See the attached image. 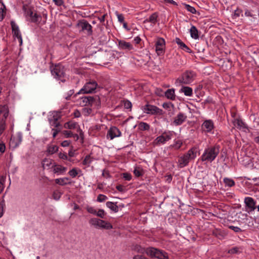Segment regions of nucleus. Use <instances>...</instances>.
<instances>
[{
	"mask_svg": "<svg viewBox=\"0 0 259 259\" xmlns=\"http://www.w3.org/2000/svg\"><path fill=\"white\" fill-rule=\"evenodd\" d=\"M196 156V151L195 149H190L187 153L179 157L178 159L179 166L180 168L184 167L187 165L189 161L194 159Z\"/></svg>",
	"mask_w": 259,
	"mask_h": 259,
	"instance_id": "nucleus-2",
	"label": "nucleus"
},
{
	"mask_svg": "<svg viewBox=\"0 0 259 259\" xmlns=\"http://www.w3.org/2000/svg\"><path fill=\"white\" fill-rule=\"evenodd\" d=\"M180 92L183 93L185 96H192L193 94L192 89L189 87H183Z\"/></svg>",
	"mask_w": 259,
	"mask_h": 259,
	"instance_id": "nucleus-30",
	"label": "nucleus"
},
{
	"mask_svg": "<svg viewBox=\"0 0 259 259\" xmlns=\"http://www.w3.org/2000/svg\"><path fill=\"white\" fill-rule=\"evenodd\" d=\"M118 46L121 50L130 51L133 49V47L130 42H126L124 40L118 41Z\"/></svg>",
	"mask_w": 259,
	"mask_h": 259,
	"instance_id": "nucleus-21",
	"label": "nucleus"
},
{
	"mask_svg": "<svg viewBox=\"0 0 259 259\" xmlns=\"http://www.w3.org/2000/svg\"><path fill=\"white\" fill-rule=\"evenodd\" d=\"M165 96L168 99L175 100L176 99L175 89H170L167 90L165 92Z\"/></svg>",
	"mask_w": 259,
	"mask_h": 259,
	"instance_id": "nucleus-27",
	"label": "nucleus"
},
{
	"mask_svg": "<svg viewBox=\"0 0 259 259\" xmlns=\"http://www.w3.org/2000/svg\"><path fill=\"white\" fill-rule=\"evenodd\" d=\"M201 127L203 131L207 133L210 132L214 128L213 122L211 120H206L203 122Z\"/></svg>",
	"mask_w": 259,
	"mask_h": 259,
	"instance_id": "nucleus-19",
	"label": "nucleus"
},
{
	"mask_svg": "<svg viewBox=\"0 0 259 259\" xmlns=\"http://www.w3.org/2000/svg\"><path fill=\"white\" fill-rule=\"evenodd\" d=\"M143 111L147 113L152 115H161L163 114V110L156 106L146 104L143 107Z\"/></svg>",
	"mask_w": 259,
	"mask_h": 259,
	"instance_id": "nucleus-9",
	"label": "nucleus"
},
{
	"mask_svg": "<svg viewBox=\"0 0 259 259\" xmlns=\"http://www.w3.org/2000/svg\"><path fill=\"white\" fill-rule=\"evenodd\" d=\"M6 150V146L4 143H0V152L4 153Z\"/></svg>",
	"mask_w": 259,
	"mask_h": 259,
	"instance_id": "nucleus-63",
	"label": "nucleus"
},
{
	"mask_svg": "<svg viewBox=\"0 0 259 259\" xmlns=\"http://www.w3.org/2000/svg\"><path fill=\"white\" fill-rule=\"evenodd\" d=\"M70 143H71V142L70 141L65 140V141H63L61 143V145L62 147H67L70 145Z\"/></svg>",
	"mask_w": 259,
	"mask_h": 259,
	"instance_id": "nucleus-62",
	"label": "nucleus"
},
{
	"mask_svg": "<svg viewBox=\"0 0 259 259\" xmlns=\"http://www.w3.org/2000/svg\"><path fill=\"white\" fill-rule=\"evenodd\" d=\"M22 9L24 12L26 17L29 16L30 17V21L31 22L36 24L40 23L42 19L41 16L36 13H33L31 8L28 5H23Z\"/></svg>",
	"mask_w": 259,
	"mask_h": 259,
	"instance_id": "nucleus-4",
	"label": "nucleus"
},
{
	"mask_svg": "<svg viewBox=\"0 0 259 259\" xmlns=\"http://www.w3.org/2000/svg\"><path fill=\"white\" fill-rule=\"evenodd\" d=\"M147 255L158 259H168L167 253L165 251L152 247H148Z\"/></svg>",
	"mask_w": 259,
	"mask_h": 259,
	"instance_id": "nucleus-6",
	"label": "nucleus"
},
{
	"mask_svg": "<svg viewBox=\"0 0 259 259\" xmlns=\"http://www.w3.org/2000/svg\"><path fill=\"white\" fill-rule=\"evenodd\" d=\"M224 183L226 186L231 187L235 185V182L233 180L228 178L224 179Z\"/></svg>",
	"mask_w": 259,
	"mask_h": 259,
	"instance_id": "nucleus-38",
	"label": "nucleus"
},
{
	"mask_svg": "<svg viewBox=\"0 0 259 259\" xmlns=\"http://www.w3.org/2000/svg\"><path fill=\"white\" fill-rule=\"evenodd\" d=\"M121 135V132L117 127L111 126L107 132V138L112 140L114 138L120 137Z\"/></svg>",
	"mask_w": 259,
	"mask_h": 259,
	"instance_id": "nucleus-14",
	"label": "nucleus"
},
{
	"mask_svg": "<svg viewBox=\"0 0 259 259\" xmlns=\"http://www.w3.org/2000/svg\"><path fill=\"white\" fill-rule=\"evenodd\" d=\"M191 36L194 39L199 38L198 31L195 26H192L190 29Z\"/></svg>",
	"mask_w": 259,
	"mask_h": 259,
	"instance_id": "nucleus-32",
	"label": "nucleus"
},
{
	"mask_svg": "<svg viewBox=\"0 0 259 259\" xmlns=\"http://www.w3.org/2000/svg\"><path fill=\"white\" fill-rule=\"evenodd\" d=\"M158 15L156 13H153L149 18L146 19L145 22H149L153 24H155L157 21Z\"/></svg>",
	"mask_w": 259,
	"mask_h": 259,
	"instance_id": "nucleus-34",
	"label": "nucleus"
},
{
	"mask_svg": "<svg viewBox=\"0 0 259 259\" xmlns=\"http://www.w3.org/2000/svg\"><path fill=\"white\" fill-rule=\"evenodd\" d=\"M241 247H234L231 249H230L228 251V253L230 254H238L241 252V251H240V249Z\"/></svg>",
	"mask_w": 259,
	"mask_h": 259,
	"instance_id": "nucleus-41",
	"label": "nucleus"
},
{
	"mask_svg": "<svg viewBox=\"0 0 259 259\" xmlns=\"http://www.w3.org/2000/svg\"><path fill=\"white\" fill-rule=\"evenodd\" d=\"M139 128L142 131H147L149 130L150 125L146 122H141L139 124Z\"/></svg>",
	"mask_w": 259,
	"mask_h": 259,
	"instance_id": "nucleus-40",
	"label": "nucleus"
},
{
	"mask_svg": "<svg viewBox=\"0 0 259 259\" xmlns=\"http://www.w3.org/2000/svg\"><path fill=\"white\" fill-rule=\"evenodd\" d=\"M22 135L21 133H18L16 137L11 138L10 140V145L14 148L17 147L22 142Z\"/></svg>",
	"mask_w": 259,
	"mask_h": 259,
	"instance_id": "nucleus-15",
	"label": "nucleus"
},
{
	"mask_svg": "<svg viewBox=\"0 0 259 259\" xmlns=\"http://www.w3.org/2000/svg\"><path fill=\"white\" fill-rule=\"evenodd\" d=\"M69 180V178L65 177L63 178L56 179L55 180V183L61 186H64L67 184H70L71 182H67V181Z\"/></svg>",
	"mask_w": 259,
	"mask_h": 259,
	"instance_id": "nucleus-31",
	"label": "nucleus"
},
{
	"mask_svg": "<svg viewBox=\"0 0 259 259\" xmlns=\"http://www.w3.org/2000/svg\"><path fill=\"white\" fill-rule=\"evenodd\" d=\"M57 6H61L64 4L63 0H53V1Z\"/></svg>",
	"mask_w": 259,
	"mask_h": 259,
	"instance_id": "nucleus-59",
	"label": "nucleus"
},
{
	"mask_svg": "<svg viewBox=\"0 0 259 259\" xmlns=\"http://www.w3.org/2000/svg\"><path fill=\"white\" fill-rule=\"evenodd\" d=\"M182 145V141H180V140H178V141L175 142V143L173 145L172 147L175 149H179L180 148V147H181Z\"/></svg>",
	"mask_w": 259,
	"mask_h": 259,
	"instance_id": "nucleus-48",
	"label": "nucleus"
},
{
	"mask_svg": "<svg viewBox=\"0 0 259 259\" xmlns=\"http://www.w3.org/2000/svg\"><path fill=\"white\" fill-rule=\"evenodd\" d=\"M58 148L56 145H50L48 147L47 152L50 154H53L58 151Z\"/></svg>",
	"mask_w": 259,
	"mask_h": 259,
	"instance_id": "nucleus-37",
	"label": "nucleus"
},
{
	"mask_svg": "<svg viewBox=\"0 0 259 259\" xmlns=\"http://www.w3.org/2000/svg\"><path fill=\"white\" fill-rule=\"evenodd\" d=\"M52 167L54 168L53 172L55 174H63L67 170V168L66 167H64L60 165H57L56 164H54V165L52 166Z\"/></svg>",
	"mask_w": 259,
	"mask_h": 259,
	"instance_id": "nucleus-24",
	"label": "nucleus"
},
{
	"mask_svg": "<svg viewBox=\"0 0 259 259\" xmlns=\"http://www.w3.org/2000/svg\"><path fill=\"white\" fill-rule=\"evenodd\" d=\"M187 116L183 113L180 112L175 118L174 123L176 125H181L186 121Z\"/></svg>",
	"mask_w": 259,
	"mask_h": 259,
	"instance_id": "nucleus-18",
	"label": "nucleus"
},
{
	"mask_svg": "<svg viewBox=\"0 0 259 259\" xmlns=\"http://www.w3.org/2000/svg\"><path fill=\"white\" fill-rule=\"evenodd\" d=\"M132 106V103L126 100L124 102V107L126 109H131Z\"/></svg>",
	"mask_w": 259,
	"mask_h": 259,
	"instance_id": "nucleus-53",
	"label": "nucleus"
},
{
	"mask_svg": "<svg viewBox=\"0 0 259 259\" xmlns=\"http://www.w3.org/2000/svg\"><path fill=\"white\" fill-rule=\"evenodd\" d=\"M98 84L95 81H91L87 82L83 87L76 94L74 97H76L77 95L80 94H90L93 93L97 88Z\"/></svg>",
	"mask_w": 259,
	"mask_h": 259,
	"instance_id": "nucleus-8",
	"label": "nucleus"
},
{
	"mask_svg": "<svg viewBox=\"0 0 259 259\" xmlns=\"http://www.w3.org/2000/svg\"><path fill=\"white\" fill-rule=\"evenodd\" d=\"M185 8L188 11L191 12L192 14H195L196 13V10L195 9L189 5L185 4Z\"/></svg>",
	"mask_w": 259,
	"mask_h": 259,
	"instance_id": "nucleus-45",
	"label": "nucleus"
},
{
	"mask_svg": "<svg viewBox=\"0 0 259 259\" xmlns=\"http://www.w3.org/2000/svg\"><path fill=\"white\" fill-rule=\"evenodd\" d=\"M242 11L240 9H237L234 13L233 18L234 19H236L238 17H239L240 15V14L242 13Z\"/></svg>",
	"mask_w": 259,
	"mask_h": 259,
	"instance_id": "nucleus-52",
	"label": "nucleus"
},
{
	"mask_svg": "<svg viewBox=\"0 0 259 259\" xmlns=\"http://www.w3.org/2000/svg\"><path fill=\"white\" fill-rule=\"evenodd\" d=\"M236 215L238 216V218L241 219L242 221L245 220H247V214L246 213H242V211H239L238 213H236Z\"/></svg>",
	"mask_w": 259,
	"mask_h": 259,
	"instance_id": "nucleus-44",
	"label": "nucleus"
},
{
	"mask_svg": "<svg viewBox=\"0 0 259 259\" xmlns=\"http://www.w3.org/2000/svg\"><path fill=\"white\" fill-rule=\"evenodd\" d=\"M116 189L120 192H124L126 191V187L122 185H118L116 186Z\"/></svg>",
	"mask_w": 259,
	"mask_h": 259,
	"instance_id": "nucleus-51",
	"label": "nucleus"
},
{
	"mask_svg": "<svg viewBox=\"0 0 259 259\" xmlns=\"http://www.w3.org/2000/svg\"><path fill=\"white\" fill-rule=\"evenodd\" d=\"M80 104L82 106H89V99L87 96H84L80 98Z\"/></svg>",
	"mask_w": 259,
	"mask_h": 259,
	"instance_id": "nucleus-42",
	"label": "nucleus"
},
{
	"mask_svg": "<svg viewBox=\"0 0 259 259\" xmlns=\"http://www.w3.org/2000/svg\"><path fill=\"white\" fill-rule=\"evenodd\" d=\"M89 99V106H92L95 105L97 108H99L101 105V100L100 97L95 95V96H87Z\"/></svg>",
	"mask_w": 259,
	"mask_h": 259,
	"instance_id": "nucleus-16",
	"label": "nucleus"
},
{
	"mask_svg": "<svg viewBox=\"0 0 259 259\" xmlns=\"http://www.w3.org/2000/svg\"><path fill=\"white\" fill-rule=\"evenodd\" d=\"M220 146L219 145H215L205 149L201 156L202 161L210 162L213 161L220 152Z\"/></svg>",
	"mask_w": 259,
	"mask_h": 259,
	"instance_id": "nucleus-1",
	"label": "nucleus"
},
{
	"mask_svg": "<svg viewBox=\"0 0 259 259\" xmlns=\"http://www.w3.org/2000/svg\"><path fill=\"white\" fill-rule=\"evenodd\" d=\"M195 76L196 74L193 71H186L180 77L177 78L176 82L179 83V85L189 84L193 82Z\"/></svg>",
	"mask_w": 259,
	"mask_h": 259,
	"instance_id": "nucleus-5",
	"label": "nucleus"
},
{
	"mask_svg": "<svg viewBox=\"0 0 259 259\" xmlns=\"http://www.w3.org/2000/svg\"><path fill=\"white\" fill-rule=\"evenodd\" d=\"M155 51L158 56L162 55L164 53L165 41L164 38L158 37L155 41Z\"/></svg>",
	"mask_w": 259,
	"mask_h": 259,
	"instance_id": "nucleus-10",
	"label": "nucleus"
},
{
	"mask_svg": "<svg viewBox=\"0 0 259 259\" xmlns=\"http://www.w3.org/2000/svg\"><path fill=\"white\" fill-rule=\"evenodd\" d=\"M107 199V197L103 194H99L97 197V201L99 202L105 201Z\"/></svg>",
	"mask_w": 259,
	"mask_h": 259,
	"instance_id": "nucleus-49",
	"label": "nucleus"
},
{
	"mask_svg": "<svg viewBox=\"0 0 259 259\" xmlns=\"http://www.w3.org/2000/svg\"><path fill=\"white\" fill-rule=\"evenodd\" d=\"M4 179L3 178H1L0 179V193H2L4 189Z\"/></svg>",
	"mask_w": 259,
	"mask_h": 259,
	"instance_id": "nucleus-60",
	"label": "nucleus"
},
{
	"mask_svg": "<svg viewBox=\"0 0 259 259\" xmlns=\"http://www.w3.org/2000/svg\"><path fill=\"white\" fill-rule=\"evenodd\" d=\"M89 223L97 229L110 230L113 228L112 225L110 223L98 218H92L89 220Z\"/></svg>",
	"mask_w": 259,
	"mask_h": 259,
	"instance_id": "nucleus-3",
	"label": "nucleus"
},
{
	"mask_svg": "<svg viewBox=\"0 0 259 259\" xmlns=\"http://www.w3.org/2000/svg\"><path fill=\"white\" fill-rule=\"evenodd\" d=\"M234 124L235 125L237 126V127L239 129H241V128H247V126L246 124L241 119H235L234 121Z\"/></svg>",
	"mask_w": 259,
	"mask_h": 259,
	"instance_id": "nucleus-28",
	"label": "nucleus"
},
{
	"mask_svg": "<svg viewBox=\"0 0 259 259\" xmlns=\"http://www.w3.org/2000/svg\"><path fill=\"white\" fill-rule=\"evenodd\" d=\"M0 113L3 114L2 119L6 120L9 114V107L7 104L0 105Z\"/></svg>",
	"mask_w": 259,
	"mask_h": 259,
	"instance_id": "nucleus-22",
	"label": "nucleus"
},
{
	"mask_svg": "<svg viewBox=\"0 0 259 259\" xmlns=\"http://www.w3.org/2000/svg\"><path fill=\"white\" fill-rule=\"evenodd\" d=\"M246 209L249 210H254L256 208L257 202L252 197H246L244 198Z\"/></svg>",
	"mask_w": 259,
	"mask_h": 259,
	"instance_id": "nucleus-12",
	"label": "nucleus"
},
{
	"mask_svg": "<svg viewBox=\"0 0 259 259\" xmlns=\"http://www.w3.org/2000/svg\"><path fill=\"white\" fill-rule=\"evenodd\" d=\"M176 42L178 44V45L179 46V47L182 49L183 50L186 51L188 53H191V49L185 45L181 40L180 38L178 37H176L175 39Z\"/></svg>",
	"mask_w": 259,
	"mask_h": 259,
	"instance_id": "nucleus-23",
	"label": "nucleus"
},
{
	"mask_svg": "<svg viewBox=\"0 0 259 259\" xmlns=\"http://www.w3.org/2000/svg\"><path fill=\"white\" fill-rule=\"evenodd\" d=\"M162 107L166 109H169L171 107L174 108V105L171 102L164 103L162 105Z\"/></svg>",
	"mask_w": 259,
	"mask_h": 259,
	"instance_id": "nucleus-47",
	"label": "nucleus"
},
{
	"mask_svg": "<svg viewBox=\"0 0 259 259\" xmlns=\"http://www.w3.org/2000/svg\"><path fill=\"white\" fill-rule=\"evenodd\" d=\"M90 212L96 214L97 216L103 218L105 215V211H90Z\"/></svg>",
	"mask_w": 259,
	"mask_h": 259,
	"instance_id": "nucleus-55",
	"label": "nucleus"
},
{
	"mask_svg": "<svg viewBox=\"0 0 259 259\" xmlns=\"http://www.w3.org/2000/svg\"><path fill=\"white\" fill-rule=\"evenodd\" d=\"M77 25L81 27L82 31H87L86 33L88 35L90 36L92 34V26L87 20H82L80 21Z\"/></svg>",
	"mask_w": 259,
	"mask_h": 259,
	"instance_id": "nucleus-11",
	"label": "nucleus"
},
{
	"mask_svg": "<svg viewBox=\"0 0 259 259\" xmlns=\"http://www.w3.org/2000/svg\"><path fill=\"white\" fill-rule=\"evenodd\" d=\"M51 71L52 74L55 78L60 80L62 82L65 81V79H62L65 75V69L62 65L60 64L55 65L53 68L51 67Z\"/></svg>",
	"mask_w": 259,
	"mask_h": 259,
	"instance_id": "nucleus-7",
	"label": "nucleus"
},
{
	"mask_svg": "<svg viewBox=\"0 0 259 259\" xmlns=\"http://www.w3.org/2000/svg\"><path fill=\"white\" fill-rule=\"evenodd\" d=\"M64 127L70 130L77 128V131L80 132V135L81 136L83 135L82 131L80 129L78 125L75 122L68 121L66 122L64 124Z\"/></svg>",
	"mask_w": 259,
	"mask_h": 259,
	"instance_id": "nucleus-20",
	"label": "nucleus"
},
{
	"mask_svg": "<svg viewBox=\"0 0 259 259\" xmlns=\"http://www.w3.org/2000/svg\"><path fill=\"white\" fill-rule=\"evenodd\" d=\"M134 174L136 177H140L143 176L144 172L142 168L140 167H136L134 170Z\"/></svg>",
	"mask_w": 259,
	"mask_h": 259,
	"instance_id": "nucleus-36",
	"label": "nucleus"
},
{
	"mask_svg": "<svg viewBox=\"0 0 259 259\" xmlns=\"http://www.w3.org/2000/svg\"><path fill=\"white\" fill-rule=\"evenodd\" d=\"M106 205L111 210H116V209H118L121 206L120 205H118L117 202L114 203L109 201L106 203Z\"/></svg>",
	"mask_w": 259,
	"mask_h": 259,
	"instance_id": "nucleus-35",
	"label": "nucleus"
},
{
	"mask_svg": "<svg viewBox=\"0 0 259 259\" xmlns=\"http://www.w3.org/2000/svg\"><path fill=\"white\" fill-rule=\"evenodd\" d=\"M53 118H54L53 124L54 125V126L56 127L59 126L60 125V124L59 122H58V118L55 117L54 116H53Z\"/></svg>",
	"mask_w": 259,
	"mask_h": 259,
	"instance_id": "nucleus-61",
	"label": "nucleus"
},
{
	"mask_svg": "<svg viewBox=\"0 0 259 259\" xmlns=\"http://www.w3.org/2000/svg\"><path fill=\"white\" fill-rule=\"evenodd\" d=\"M10 24L11 25L13 35L18 39L20 45H22V38L19 27L14 21H11Z\"/></svg>",
	"mask_w": 259,
	"mask_h": 259,
	"instance_id": "nucleus-13",
	"label": "nucleus"
},
{
	"mask_svg": "<svg viewBox=\"0 0 259 259\" xmlns=\"http://www.w3.org/2000/svg\"><path fill=\"white\" fill-rule=\"evenodd\" d=\"M93 158L91 157L90 155H87L83 160L82 161V164L84 165L89 166L90 164L92 162Z\"/></svg>",
	"mask_w": 259,
	"mask_h": 259,
	"instance_id": "nucleus-39",
	"label": "nucleus"
},
{
	"mask_svg": "<svg viewBox=\"0 0 259 259\" xmlns=\"http://www.w3.org/2000/svg\"><path fill=\"white\" fill-rule=\"evenodd\" d=\"M116 15L117 17L118 20L121 23H123L124 22V17L122 14H119L117 12L116 13Z\"/></svg>",
	"mask_w": 259,
	"mask_h": 259,
	"instance_id": "nucleus-46",
	"label": "nucleus"
},
{
	"mask_svg": "<svg viewBox=\"0 0 259 259\" xmlns=\"http://www.w3.org/2000/svg\"><path fill=\"white\" fill-rule=\"evenodd\" d=\"M229 228L231 229V230H233L235 232H240L242 231L241 229L239 227H238L231 226L229 227Z\"/></svg>",
	"mask_w": 259,
	"mask_h": 259,
	"instance_id": "nucleus-57",
	"label": "nucleus"
},
{
	"mask_svg": "<svg viewBox=\"0 0 259 259\" xmlns=\"http://www.w3.org/2000/svg\"><path fill=\"white\" fill-rule=\"evenodd\" d=\"M59 157L60 159H64V160L68 159V156L66 153H62L61 152L59 154Z\"/></svg>",
	"mask_w": 259,
	"mask_h": 259,
	"instance_id": "nucleus-58",
	"label": "nucleus"
},
{
	"mask_svg": "<svg viewBox=\"0 0 259 259\" xmlns=\"http://www.w3.org/2000/svg\"><path fill=\"white\" fill-rule=\"evenodd\" d=\"M62 133L66 138L73 137L74 138H76V140L79 139L78 135L77 134H73L71 131H63Z\"/></svg>",
	"mask_w": 259,
	"mask_h": 259,
	"instance_id": "nucleus-33",
	"label": "nucleus"
},
{
	"mask_svg": "<svg viewBox=\"0 0 259 259\" xmlns=\"http://www.w3.org/2000/svg\"><path fill=\"white\" fill-rule=\"evenodd\" d=\"M123 178L127 181H130L132 179V175L130 174L125 172L122 174Z\"/></svg>",
	"mask_w": 259,
	"mask_h": 259,
	"instance_id": "nucleus-56",
	"label": "nucleus"
},
{
	"mask_svg": "<svg viewBox=\"0 0 259 259\" xmlns=\"http://www.w3.org/2000/svg\"><path fill=\"white\" fill-rule=\"evenodd\" d=\"M109 40V38H107L105 35H103L100 37V41L102 42L103 44H106Z\"/></svg>",
	"mask_w": 259,
	"mask_h": 259,
	"instance_id": "nucleus-54",
	"label": "nucleus"
},
{
	"mask_svg": "<svg viewBox=\"0 0 259 259\" xmlns=\"http://www.w3.org/2000/svg\"><path fill=\"white\" fill-rule=\"evenodd\" d=\"M163 2L167 4H172L174 5H177V4L176 2L173 0H162Z\"/></svg>",
	"mask_w": 259,
	"mask_h": 259,
	"instance_id": "nucleus-64",
	"label": "nucleus"
},
{
	"mask_svg": "<svg viewBox=\"0 0 259 259\" xmlns=\"http://www.w3.org/2000/svg\"><path fill=\"white\" fill-rule=\"evenodd\" d=\"M202 218L205 220H212L211 217H213L217 216L219 217L218 215V213L217 211H215L217 212L215 214L211 213V211H201ZM219 218H221L219 217Z\"/></svg>",
	"mask_w": 259,
	"mask_h": 259,
	"instance_id": "nucleus-26",
	"label": "nucleus"
},
{
	"mask_svg": "<svg viewBox=\"0 0 259 259\" xmlns=\"http://www.w3.org/2000/svg\"><path fill=\"white\" fill-rule=\"evenodd\" d=\"M171 136L172 134L170 132L164 133L161 136L158 137L155 140L157 143L164 144L165 142L171 139Z\"/></svg>",
	"mask_w": 259,
	"mask_h": 259,
	"instance_id": "nucleus-17",
	"label": "nucleus"
},
{
	"mask_svg": "<svg viewBox=\"0 0 259 259\" xmlns=\"http://www.w3.org/2000/svg\"><path fill=\"white\" fill-rule=\"evenodd\" d=\"M212 234L220 239H222L224 237L225 233L221 229H215L212 230Z\"/></svg>",
	"mask_w": 259,
	"mask_h": 259,
	"instance_id": "nucleus-29",
	"label": "nucleus"
},
{
	"mask_svg": "<svg viewBox=\"0 0 259 259\" xmlns=\"http://www.w3.org/2000/svg\"><path fill=\"white\" fill-rule=\"evenodd\" d=\"M133 250L138 253V254H146L147 255L148 248L142 247L140 245H136L133 246L132 248Z\"/></svg>",
	"mask_w": 259,
	"mask_h": 259,
	"instance_id": "nucleus-25",
	"label": "nucleus"
},
{
	"mask_svg": "<svg viewBox=\"0 0 259 259\" xmlns=\"http://www.w3.org/2000/svg\"><path fill=\"white\" fill-rule=\"evenodd\" d=\"M68 174L72 178L75 177L78 175V172H77L76 169L75 168H73L71 170H70L68 172Z\"/></svg>",
	"mask_w": 259,
	"mask_h": 259,
	"instance_id": "nucleus-50",
	"label": "nucleus"
},
{
	"mask_svg": "<svg viewBox=\"0 0 259 259\" xmlns=\"http://www.w3.org/2000/svg\"><path fill=\"white\" fill-rule=\"evenodd\" d=\"M6 7L5 5L3 4L2 7L0 8V19L1 20H2L4 19V16L6 13Z\"/></svg>",
	"mask_w": 259,
	"mask_h": 259,
	"instance_id": "nucleus-43",
	"label": "nucleus"
}]
</instances>
